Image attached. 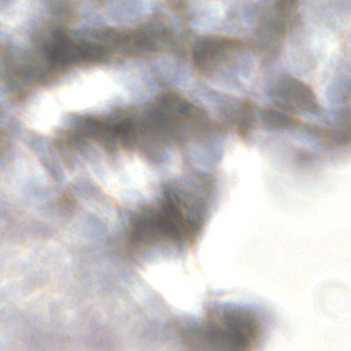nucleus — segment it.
Listing matches in <instances>:
<instances>
[{"mask_svg": "<svg viewBox=\"0 0 351 351\" xmlns=\"http://www.w3.org/2000/svg\"><path fill=\"white\" fill-rule=\"evenodd\" d=\"M143 41L144 40H138V41H137V43H139V44H141V43L143 42Z\"/></svg>", "mask_w": 351, "mask_h": 351, "instance_id": "0eeeda50", "label": "nucleus"}, {"mask_svg": "<svg viewBox=\"0 0 351 351\" xmlns=\"http://www.w3.org/2000/svg\"><path fill=\"white\" fill-rule=\"evenodd\" d=\"M54 42V46L48 45L45 49L46 60L51 64L63 65L77 60L99 59L105 51L82 43L74 44L63 32L55 34Z\"/></svg>", "mask_w": 351, "mask_h": 351, "instance_id": "f03ea898", "label": "nucleus"}, {"mask_svg": "<svg viewBox=\"0 0 351 351\" xmlns=\"http://www.w3.org/2000/svg\"><path fill=\"white\" fill-rule=\"evenodd\" d=\"M252 336V326L245 323L228 326V334L226 339L231 342L234 350L244 346Z\"/></svg>", "mask_w": 351, "mask_h": 351, "instance_id": "20e7f679", "label": "nucleus"}, {"mask_svg": "<svg viewBox=\"0 0 351 351\" xmlns=\"http://www.w3.org/2000/svg\"><path fill=\"white\" fill-rule=\"evenodd\" d=\"M197 218L196 214L189 212L185 220L180 206L169 204L159 213L152 212L135 220V237L140 240L154 239L160 235L178 237L181 234L195 229Z\"/></svg>", "mask_w": 351, "mask_h": 351, "instance_id": "f257e3e1", "label": "nucleus"}, {"mask_svg": "<svg viewBox=\"0 0 351 351\" xmlns=\"http://www.w3.org/2000/svg\"><path fill=\"white\" fill-rule=\"evenodd\" d=\"M176 110L180 114L187 115L190 114L191 111V106L186 103H180L178 104L175 107Z\"/></svg>", "mask_w": 351, "mask_h": 351, "instance_id": "423d86ee", "label": "nucleus"}, {"mask_svg": "<svg viewBox=\"0 0 351 351\" xmlns=\"http://www.w3.org/2000/svg\"><path fill=\"white\" fill-rule=\"evenodd\" d=\"M219 46L214 42L202 40L195 46V56L197 59H202L208 55L213 56L218 50Z\"/></svg>", "mask_w": 351, "mask_h": 351, "instance_id": "39448f33", "label": "nucleus"}, {"mask_svg": "<svg viewBox=\"0 0 351 351\" xmlns=\"http://www.w3.org/2000/svg\"><path fill=\"white\" fill-rule=\"evenodd\" d=\"M84 127L88 135L109 141L119 138L126 145H132L138 137L134 119H128L119 123L112 120L104 122L87 121Z\"/></svg>", "mask_w": 351, "mask_h": 351, "instance_id": "7ed1b4c3", "label": "nucleus"}]
</instances>
